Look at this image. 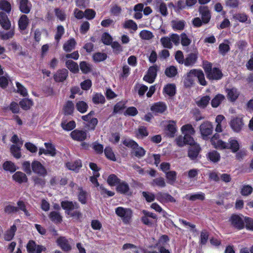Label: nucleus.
Wrapping results in <instances>:
<instances>
[{"label": "nucleus", "instance_id": "1", "mask_svg": "<svg viewBox=\"0 0 253 253\" xmlns=\"http://www.w3.org/2000/svg\"><path fill=\"white\" fill-rule=\"evenodd\" d=\"M211 143L214 148L219 149H230L233 153L237 152L240 148L238 141L234 138L229 139L228 143H226L219 139V135L215 134L211 138Z\"/></svg>", "mask_w": 253, "mask_h": 253}, {"label": "nucleus", "instance_id": "2", "mask_svg": "<svg viewBox=\"0 0 253 253\" xmlns=\"http://www.w3.org/2000/svg\"><path fill=\"white\" fill-rule=\"evenodd\" d=\"M115 212L117 215L120 216L126 224L129 222L132 216V211L131 209L128 208L118 207L116 209Z\"/></svg>", "mask_w": 253, "mask_h": 253}, {"label": "nucleus", "instance_id": "3", "mask_svg": "<svg viewBox=\"0 0 253 253\" xmlns=\"http://www.w3.org/2000/svg\"><path fill=\"white\" fill-rule=\"evenodd\" d=\"M33 172L40 176L45 177L47 175V171L45 167L38 161H33L31 164Z\"/></svg>", "mask_w": 253, "mask_h": 253}, {"label": "nucleus", "instance_id": "4", "mask_svg": "<svg viewBox=\"0 0 253 253\" xmlns=\"http://www.w3.org/2000/svg\"><path fill=\"white\" fill-rule=\"evenodd\" d=\"M115 184L117 185L116 189L118 192L123 194H127L128 192L129 187L127 184L124 182H120L116 175L112 174V186Z\"/></svg>", "mask_w": 253, "mask_h": 253}, {"label": "nucleus", "instance_id": "5", "mask_svg": "<svg viewBox=\"0 0 253 253\" xmlns=\"http://www.w3.org/2000/svg\"><path fill=\"white\" fill-rule=\"evenodd\" d=\"M26 249L28 253H41L46 249L42 245H37L35 241L31 240L28 242Z\"/></svg>", "mask_w": 253, "mask_h": 253}, {"label": "nucleus", "instance_id": "6", "mask_svg": "<svg viewBox=\"0 0 253 253\" xmlns=\"http://www.w3.org/2000/svg\"><path fill=\"white\" fill-rule=\"evenodd\" d=\"M213 126L211 123L206 121L200 126V131L203 139H207L208 137L212 133Z\"/></svg>", "mask_w": 253, "mask_h": 253}, {"label": "nucleus", "instance_id": "7", "mask_svg": "<svg viewBox=\"0 0 253 253\" xmlns=\"http://www.w3.org/2000/svg\"><path fill=\"white\" fill-rule=\"evenodd\" d=\"M245 220V217L237 214L232 215L229 219L231 225L238 229H241L244 227Z\"/></svg>", "mask_w": 253, "mask_h": 253}, {"label": "nucleus", "instance_id": "8", "mask_svg": "<svg viewBox=\"0 0 253 253\" xmlns=\"http://www.w3.org/2000/svg\"><path fill=\"white\" fill-rule=\"evenodd\" d=\"M69 72L67 69L63 68L58 70L53 75V79L56 83H62L67 79Z\"/></svg>", "mask_w": 253, "mask_h": 253}, {"label": "nucleus", "instance_id": "9", "mask_svg": "<svg viewBox=\"0 0 253 253\" xmlns=\"http://www.w3.org/2000/svg\"><path fill=\"white\" fill-rule=\"evenodd\" d=\"M142 213L143 215L141 218V221L145 225L151 226L153 224V221L151 218L156 219V215L145 210H143Z\"/></svg>", "mask_w": 253, "mask_h": 253}, {"label": "nucleus", "instance_id": "10", "mask_svg": "<svg viewBox=\"0 0 253 253\" xmlns=\"http://www.w3.org/2000/svg\"><path fill=\"white\" fill-rule=\"evenodd\" d=\"M70 136L74 140L82 142L86 139L87 133L84 130L76 129L71 132Z\"/></svg>", "mask_w": 253, "mask_h": 253}, {"label": "nucleus", "instance_id": "11", "mask_svg": "<svg viewBox=\"0 0 253 253\" xmlns=\"http://www.w3.org/2000/svg\"><path fill=\"white\" fill-rule=\"evenodd\" d=\"M196 78V70H192L184 77L183 83L185 86L190 87L194 83Z\"/></svg>", "mask_w": 253, "mask_h": 253}, {"label": "nucleus", "instance_id": "12", "mask_svg": "<svg viewBox=\"0 0 253 253\" xmlns=\"http://www.w3.org/2000/svg\"><path fill=\"white\" fill-rule=\"evenodd\" d=\"M0 25L2 29L9 30L11 28V22L7 14L4 12H0Z\"/></svg>", "mask_w": 253, "mask_h": 253}, {"label": "nucleus", "instance_id": "13", "mask_svg": "<svg viewBox=\"0 0 253 253\" xmlns=\"http://www.w3.org/2000/svg\"><path fill=\"white\" fill-rule=\"evenodd\" d=\"M230 125L233 131L238 132L241 130L244 123L241 118H235L231 120Z\"/></svg>", "mask_w": 253, "mask_h": 253}, {"label": "nucleus", "instance_id": "14", "mask_svg": "<svg viewBox=\"0 0 253 253\" xmlns=\"http://www.w3.org/2000/svg\"><path fill=\"white\" fill-rule=\"evenodd\" d=\"M19 8L20 11L24 14H28L32 8V4L29 0H19Z\"/></svg>", "mask_w": 253, "mask_h": 253}, {"label": "nucleus", "instance_id": "15", "mask_svg": "<svg viewBox=\"0 0 253 253\" xmlns=\"http://www.w3.org/2000/svg\"><path fill=\"white\" fill-rule=\"evenodd\" d=\"M56 243L63 251L69 252L72 249L68 240L64 237H59L56 240Z\"/></svg>", "mask_w": 253, "mask_h": 253}, {"label": "nucleus", "instance_id": "16", "mask_svg": "<svg viewBox=\"0 0 253 253\" xmlns=\"http://www.w3.org/2000/svg\"><path fill=\"white\" fill-rule=\"evenodd\" d=\"M157 69L156 67H150L148 71L147 74L144 77V80L149 83H152L157 76Z\"/></svg>", "mask_w": 253, "mask_h": 253}, {"label": "nucleus", "instance_id": "17", "mask_svg": "<svg viewBox=\"0 0 253 253\" xmlns=\"http://www.w3.org/2000/svg\"><path fill=\"white\" fill-rule=\"evenodd\" d=\"M156 199L161 203L175 202L174 198L168 193H158L156 195Z\"/></svg>", "mask_w": 253, "mask_h": 253}, {"label": "nucleus", "instance_id": "18", "mask_svg": "<svg viewBox=\"0 0 253 253\" xmlns=\"http://www.w3.org/2000/svg\"><path fill=\"white\" fill-rule=\"evenodd\" d=\"M199 12L201 15L203 22L208 23L211 19V14L208 8L205 6H201L199 8Z\"/></svg>", "mask_w": 253, "mask_h": 253}, {"label": "nucleus", "instance_id": "19", "mask_svg": "<svg viewBox=\"0 0 253 253\" xmlns=\"http://www.w3.org/2000/svg\"><path fill=\"white\" fill-rule=\"evenodd\" d=\"M61 206L63 209L67 211H71L74 209H78L80 208L77 202L73 203L72 201H64L61 203Z\"/></svg>", "mask_w": 253, "mask_h": 253}, {"label": "nucleus", "instance_id": "20", "mask_svg": "<svg viewBox=\"0 0 253 253\" xmlns=\"http://www.w3.org/2000/svg\"><path fill=\"white\" fill-rule=\"evenodd\" d=\"M13 179L16 182L21 184L28 181V178L25 173L21 171H16L12 175Z\"/></svg>", "mask_w": 253, "mask_h": 253}, {"label": "nucleus", "instance_id": "21", "mask_svg": "<svg viewBox=\"0 0 253 253\" xmlns=\"http://www.w3.org/2000/svg\"><path fill=\"white\" fill-rule=\"evenodd\" d=\"M74 104L72 101L68 100L63 106V111L65 115H72L74 111Z\"/></svg>", "mask_w": 253, "mask_h": 253}, {"label": "nucleus", "instance_id": "22", "mask_svg": "<svg viewBox=\"0 0 253 253\" xmlns=\"http://www.w3.org/2000/svg\"><path fill=\"white\" fill-rule=\"evenodd\" d=\"M66 166L69 169L78 172L82 167V163L80 160H77L73 162H67Z\"/></svg>", "mask_w": 253, "mask_h": 253}, {"label": "nucleus", "instance_id": "23", "mask_svg": "<svg viewBox=\"0 0 253 253\" xmlns=\"http://www.w3.org/2000/svg\"><path fill=\"white\" fill-rule=\"evenodd\" d=\"M167 109L166 104L163 102H157L154 104L151 108V111L155 113H162Z\"/></svg>", "mask_w": 253, "mask_h": 253}, {"label": "nucleus", "instance_id": "24", "mask_svg": "<svg viewBox=\"0 0 253 253\" xmlns=\"http://www.w3.org/2000/svg\"><path fill=\"white\" fill-rule=\"evenodd\" d=\"M227 94V98L231 101H235L239 95V92L237 88L232 87L231 88H227L226 89Z\"/></svg>", "mask_w": 253, "mask_h": 253}, {"label": "nucleus", "instance_id": "25", "mask_svg": "<svg viewBox=\"0 0 253 253\" xmlns=\"http://www.w3.org/2000/svg\"><path fill=\"white\" fill-rule=\"evenodd\" d=\"M210 100V96L206 95L197 98L196 103L199 107L204 108L209 104Z\"/></svg>", "mask_w": 253, "mask_h": 253}, {"label": "nucleus", "instance_id": "26", "mask_svg": "<svg viewBox=\"0 0 253 253\" xmlns=\"http://www.w3.org/2000/svg\"><path fill=\"white\" fill-rule=\"evenodd\" d=\"M200 151V147L198 144H195L190 146L188 151V157L192 160L196 159Z\"/></svg>", "mask_w": 253, "mask_h": 253}, {"label": "nucleus", "instance_id": "27", "mask_svg": "<svg viewBox=\"0 0 253 253\" xmlns=\"http://www.w3.org/2000/svg\"><path fill=\"white\" fill-rule=\"evenodd\" d=\"M79 193L78 194V199L79 201L83 205L86 204L88 194L87 192L84 190L83 187H79L78 189Z\"/></svg>", "mask_w": 253, "mask_h": 253}, {"label": "nucleus", "instance_id": "28", "mask_svg": "<svg viewBox=\"0 0 253 253\" xmlns=\"http://www.w3.org/2000/svg\"><path fill=\"white\" fill-rule=\"evenodd\" d=\"M222 77V74L220 69L214 68L211 71L208 73V78L210 80H219Z\"/></svg>", "mask_w": 253, "mask_h": 253}, {"label": "nucleus", "instance_id": "29", "mask_svg": "<svg viewBox=\"0 0 253 253\" xmlns=\"http://www.w3.org/2000/svg\"><path fill=\"white\" fill-rule=\"evenodd\" d=\"M65 65L70 72L76 74L79 71L78 63L72 60H67L65 62Z\"/></svg>", "mask_w": 253, "mask_h": 253}, {"label": "nucleus", "instance_id": "30", "mask_svg": "<svg viewBox=\"0 0 253 253\" xmlns=\"http://www.w3.org/2000/svg\"><path fill=\"white\" fill-rule=\"evenodd\" d=\"M32 180L35 186L43 188L45 185L46 180L44 177L39 175H35L32 177Z\"/></svg>", "mask_w": 253, "mask_h": 253}, {"label": "nucleus", "instance_id": "31", "mask_svg": "<svg viewBox=\"0 0 253 253\" xmlns=\"http://www.w3.org/2000/svg\"><path fill=\"white\" fill-rule=\"evenodd\" d=\"M2 168L5 171H9L11 173H13L18 169L14 163L10 161L4 162L2 164Z\"/></svg>", "mask_w": 253, "mask_h": 253}, {"label": "nucleus", "instance_id": "32", "mask_svg": "<svg viewBox=\"0 0 253 253\" xmlns=\"http://www.w3.org/2000/svg\"><path fill=\"white\" fill-rule=\"evenodd\" d=\"M18 27L20 30H25L29 24V19L27 15H22L18 20Z\"/></svg>", "mask_w": 253, "mask_h": 253}, {"label": "nucleus", "instance_id": "33", "mask_svg": "<svg viewBox=\"0 0 253 253\" xmlns=\"http://www.w3.org/2000/svg\"><path fill=\"white\" fill-rule=\"evenodd\" d=\"M92 101L94 104H102L105 102V98L101 93L96 92L94 93L92 95Z\"/></svg>", "mask_w": 253, "mask_h": 253}, {"label": "nucleus", "instance_id": "34", "mask_svg": "<svg viewBox=\"0 0 253 253\" xmlns=\"http://www.w3.org/2000/svg\"><path fill=\"white\" fill-rule=\"evenodd\" d=\"M17 230L16 226L15 224L12 225L10 229L8 230L4 234V238L5 241H11L14 237L15 232Z\"/></svg>", "mask_w": 253, "mask_h": 253}, {"label": "nucleus", "instance_id": "35", "mask_svg": "<svg viewBox=\"0 0 253 253\" xmlns=\"http://www.w3.org/2000/svg\"><path fill=\"white\" fill-rule=\"evenodd\" d=\"M49 217L51 221L55 224L60 223L62 221V217L59 212L52 211L50 212Z\"/></svg>", "mask_w": 253, "mask_h": 253}, {"label": "nucleus", "instance_id": "36", "mask_svg": "<svg viewBox=\"0 0 253 253\" xmlns=\"http://www.w3.org/2000/svg\"><path fill=\"white\" fill-rule=\"evenodd\" d=\"M185 22L183 20H173L171 22V25L172 29L175 31L182 30L185 26Z\"/></svg>", "mask_w": 253, "mask_h": 253}, {"label": "nucleus", "instance_id": "37", "mask_svg": "<svg viewBox=\"0 0 253 253\" xmlns=\"http://www.w3.org/2000/svg\"><path fill=\"white\" fill-rule=\"evenodd\" d=\"M76 44L75 39L71 38L64 44L63 49L67 52H70L75 48Z\"/></svg>", "mask_w": 253, "mask_h": 253}, {"label": "nucleus", "instance_id": "38", "mask_svg": "<svg viewBox=\"0 0 253 253\" xmlns=\"http://www.w3.org/2000/svg\"><path fill=\"white\" fill-rule=\"evenodd\" d=\"M166 177L169 184L173 185L176 180L177 173L173 170L169 171L166 173Z\"/></svg>", "mask_w": 253, "mask_h": 253}, {"label": "nucleus", "instance_id": "39", "mask_svg": "<svg viewBox=\"0 0 253 253\" xmlns=\"http://www.w3.org/2000/svg\"><path fill=\"white\" fill-rule=\"evenodd\" d=\"M175 86L174 84H168L163 89V92L169 96H172L175 94Z\"/></svg>", "mask_w": 253, "mask_h": 253}, {"label": "nucleus", "instance_id": "40", "mask_svg": "<svg viewBox=\"0 0 253 253\" xmlns=\"http://www.w3.org/2000/svg\"><path fill=\"white\" fill-rule=\"evenodd\" d=\"M208 159L213 163H217L220 159V155L216 151L212 150L207 154Z\"/></svg>", "mask_w": 253, "mask_h": 253}, {"label": "nucleus", "instance_id": "41", "mask_svg": "<svg viewBox=\"0 0 253 253\" xmlns=\"http://www.w3.org/2000/svg\"><path fill=\"white\" fill-rule=\"evenodd\" d=\"M10 151L12 156L17 159L21 157V147L17 145L12 144L10 148Z\"/></svg>", "mask_w": 253, "mask_h": 253}, {"label": "nucleus", "instance_id": "42", "mask_svg": "<svg viewBox=\"0 0 253 253\" xmlns=\"http://www.w3.org/2000/svg\"><path fill=\"white\" fill-rule=\"evenodd\" d=\"M225 99V97L223 95L218 94L216 95L211 101V105L212 107H217Z\"/></svg>", "mask_w": 253, "mask_h": 253}, {"label": "nucleus", "instance_id": "43", "mask_svg": "<svg viewBox=\"0 0 253 253\" xmlns=\"http://www.w3.org/2000/svg\"><path fill=\"white\" fill-rule=\"evenodd\" d=\"M44 145L46 148L47 155L54 157L56 155V150L55 146L51 143L45 142Z\"/></svg>", "mask_w": 253, "mask_h": 253}, {"label": "nucleus", "instance_id": "44", "mask_svg": "<svg viewBox=\"0 0 253 253\" xmlns=\"http://www.w3.org/2000/svg\"><path fill=\"white\" fill-rule=\"evenodd\" d=\"M181 131L183 135H194L195 131L192 126L190 124H186L181 128Z\"/></svg>", "mask_w": 253, "mask_h": 253}, {"label": "nucleus", "instance_id": "45", "mask_svg": "<svg viewBox=\"0 0 253 253\" xmlns=\"http://www.w3.org/2000/svg\"><path fill=\"white\" fill-rule=\"evenodd\" d=\"M76 124L74 121H71L67 123L66 121H62L61 124L62 128L66 131H71L74 129L76 127Z\"/></svg>", "mask_w": 253, "mask_h": 253}, {"label": "nucleus", "instance_id": "46", "mask_svg": "<svg viewBox=\"0 0 253 253\" xmlns=\"http://www.w3.org/2000/svg\"><path fill=\"white\" fill-rule=\"evenodd\" d=\"M0 9L9 13L11 10V5L10 3L7 0H0Z\"/></svg>", "mask_w": 253, "mask_h": 253}, {"label": "nucleus", "instance_id": "47", "mask_svg": "<svg viewBox=\"0 0 253 253\" xmlns=\"http://www.w3.org/2000/svg\"><path fill=\"white\" fill-rule=\"evenodd\" d=\"M76 107L79 112L83 114L87 111L88 106L85 102L80 101L76 103Z\"/></svg>", "mask_w": 253, "mask_h": 253}, {"label": "nucleus", "instance_id": "48", "mask_svg": "<svg viewBox=\"0 0 253 253\" xmlns=\"http://www.w3.org/2000/svg\"><path fill=\"white\" fill-rule=\"evenodd\" d=\"M167 128L169 131V135L170 137H173L177 131L176 122L173 121H170L167 126Z\"/></svg>", "mask_w": 253, "mask_h": 253}, {"label": "nucleus", "instance_id": "49", "mask_svg": "<svg viewBox=\"0 0 253 253\" xmlns=\"http://www.w3.org/2000/svg\"><path fill=\"white\" fill-rule=\"evenodd\" d=\"M228 41H225V42L221 43L219 45V52L222 55H225L229 50L230 46Z\"/></svg>", "mask_w": 253, "mask_h": 253}, {"label": "nucleus", "instance_id": "50", "mask_svg": "<svg viewBox=\"0 0 253 253\" xmlns=\"http://www.w3.org/2000/svg\"><path fill=\"white\" fill-rule=\"evenodd\" d=\"M186 198L191 201L203 200L205 199V194L203 192H198L194 194L187 195Z\"/></svg>", "mask_w": 253, "mask_h": 253}, {"label": "nucleus", "instance_id": "51", "mask_svg": "<svg viewBox=\"0 0 253 253\" xmlns=\"http://www.w3.org/2000/svg\"><path fill=\"white\" fill-rule=\"evenodd\" d=\"M157 9L163 16H167L168 14L166 4L163 2H158L156 5Z\"/></svg>", "mask_w": 253, "mask_h": 253}, {"label": "nucleus", "instance_id": "52", "mask_svg": "<svg viewBox=\"0 0 253 253\" xmlns=\"http://www.w3.org/2000/svg\"><path fill=\"white\" fill-rule=\"evenodd\" d=\"M7 32H1L0 33V38L2 40H7L13 37L15 34L14 30L13 29L9 30Z\"/></svg>", "mask_w": 253, "mask_h": 253}, {"label": "nucleus", "instance_id": "53", "mask_svg": "<svg viewBox=\"0 0 253 253\" xmlns=\"http://www.w3.org/2000/svg\"><path fill=\"white\" fill-rule=\"evenodd\" d=\"M103 43L105 45H111V35L107 32L103 33L98 43Z\"/></svg>", "mask_w": 253, "mask_h": 253}, {"label": "nucleus", "instance_id": "54", "mask_svg": "<svg viewBox=\"0 0 253 253\" xmlns=\"http://www.w3.org/2000/svg\"><path fill=\"white\" fill-rule=\"evenodd\" d=\"M33 105L32 101L28 99H23L19 102V105L24 110H28Z\"/></svg>", "mask_w": 253, "mask_h": 253}, {"label": "nucleus", "instance_id": "55", "mask_svg": "<svg viewBox=\"0 0 253 253\" xmlns=\"http://www.w3.org/2000/svg\"><path fill=\"white\" fill-rule=\"evenodd\" d=\"M197 54L196 53H191L186 57L184 61V64L186 66L193 65L197 60Z\"/></svg>", "mask_w": 253, "mask_h": 253}, {"label": "nucleus", "instance_id": "56", "mask_svg": "<svg viewBox=\"0 0 253 253\" xmlns=\"http://www.w3.org/2000/svg\"><path fill=\"white\" fill-rule=\"evenodd\" d=\"M93 59L95 62H99L107 58V54L105 53L96 52L92 56Z\"/></svg>", "mask_w": 253, "mask_h": 253}, {"label": "nucleus", "instance_id": "57", "mask_svg": "<svg viewBox=\"0 0 253 253\" xmlns=\"http://www.w3.org/2000/svg\"><path fill=\"white\" fill-rule=\"evenodd\" d=\"M64 33L65 29L63 26L62 25H58L57 27V30L54 37L55 40L57 42H59Z\"/></svg>", "mask_w": 253, "mask_h": 253}, {"label": "nucleus", "instance_id": "58", "mask_svg": "<svg viewBox=\"0 0 253 253\" xmlns=\"http://www.w3.org/2000/svg\"><path fill=\"white\" fill-rule=\"evenodd\" d=\"M132 154L135 156L140 158L145 155V151L142 147H139L137 145V146H136V147L132 149Z\"/></svg>", "mask_w": 253, "mask_h": 253}, {"label": "nucleus", "instance_id": "59", "mask_svg": "<svg viewBox=\"0 0 253 253\" xmlns=\"http://www.w3.org/2000/svg\"><path fill=\"white\" fill-rule=\"evenodd\" d=\"M169 241V238L167 235H162L159 239L158 243L156 244L155 247L160 248L161 247H164L166 244Z\"/></svg>", "mask_w": 253, "mask_h": 253}, {"label": "nucleus", "instance_id": "60", "mask_svg": "<svg viewBox=\"0 0 253 253\" xmlns=\"http://www.w3.org/2000/svg\"><path fill=\"white\" fill-rule=\"evenodd\" d=\"M140 37L145 40H149L154 37L153 33L148 30H142L139 33Z\"/></svg>", "mask_w": 253, "mask_h": 253}, {"label": "nucleus", "instance_id": "61", "mask_svg": "<svg viewBox=\"0 0 253 253\" xmlns=\"http://www.w3.org/2000/svg\"><path fill=\"white\" fill-rule=\"evenodd\" d=\"M160 42L163 46L165 48H171L172 47V44L171 42L169 36L162 38L160 40Z\"/></svg>", "mask_w": 253, "mask_h": 253}, {"label": "nucleus", "instance_id": "62", "mask_svg": "<svg viewBox=\"0 0 253 253\" xmlns=\"http://www.w3.org/2000/svg\"><path fill=\"white\" fill-rule=\"evenodd\" d=\"M196 78L198 79L199 83L202 85H206L207 82L203 72L201 70H196Z\"/></svg>", "mask_w": 253, "mask_h": 253}, {"label": "nucleus", "instance_id": "63", "mask_svg": "<svg viewBox=\"0 0 253 253\" xmlns=\"http://www.w3.org/2000/svg\"><path fill=\"white\" fill-rule=\"evenodd\" d=\"M81 70L84 74H87L91 71L90 64L87 63L85 61H82L80 63Z\"/></svg>", "mask_w": 253, "mask_h": 253}, {"label": "nucleus", "instance_id": "64", "mask_svg": "<svg viewBox=\"0 0 253 253\" xmlns=\"http://www.w3.org/2000/svg\"><path fill=\"white\" fill-rule=\"evenodd\" d=\"M177 73V69L173 66H171L166 69L165 74L169 77H173Z\"/></svg>", "mask_w": 253, "mask_h": 253}]
</instances>
